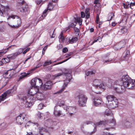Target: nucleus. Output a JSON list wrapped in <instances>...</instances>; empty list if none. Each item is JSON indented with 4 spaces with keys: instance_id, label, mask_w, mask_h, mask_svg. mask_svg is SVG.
I'll return each mask as SVG.
<instances>
[{
    "instance_id": "nucleus-1",
    "label": "nucleus",
    "mask_w": 135,
    "mask_h": 135,
    "mask_svg": "<svg viewBox=\"0 0 135 135\" xmlns=\"http://www.w3.org/2000/svg\"><path fill=\"white\" fill-rule=\"evenodd\" d=\"M38 90V88L31 87L28 91V94L22 97L25 107H29L31 105L32 102L35 99L34 96Z\"/></svg>"
},
{
    "instance_id": "nucleus-2",
    "label": "nucleus",
    "mask_w": 135,
    "mask_h": 135,
    "mask_svg": "<svg viewBox=\"0 0 135 135\" xmlns=\"http://www.w3.org/2000/svg\"><path fill=\"white\" fill-rule=\"evenodd\" d=\"M122 81L123 86L124 88L131 89L133 88L134 82L128 75H126L123 76Z\"/></svg>"
},
{
    "instance_id": "nucleus-3",
    "label": "nucleus",
    "mask_w": 135,
    "mask_h": 135,
    "mask_svg": "<svg viewBox=\"0 0 135 135\" xmlns=\"http://www.w3.org/2000/svg\"><path fill=\"white\" fill-rule=\"evenodd\" d=\"M116 123V122L114 119L112 117V118L111 121L110 120H106L105 121H100L98 122L96 124H94L95 125L94 127V129L93 132H92V133H94L96 131V127L97 126H100L103 125L106 126V124L109 125L110 126H114L115 125Z\"/></svg>"
},
{
    "instance_id": "nucleus-4",
    "label": "nucleus",
    "mask_w": 135,
    "mask_h": 135,
    "mask_svg": "<svg viewBox=\"0 0 135 135\" xmlns=\"http://www.w3.org/2000/svg\"><path fill=\"white\" fill-rule=\"evenodd\" d=\"M70 73L71 72H69V73H65V75L66 76V79L65 81L64 85L63 86L62 88L59 90L54 93V94L60 93L64 90L65 87L67 86V84L72 78Z\"/></svg>"
},
{
    "instance_id": "nucleus-5",
    "label": "nucleus",
    "mask_w": 135,
    "mask_h": 135,
    "mask_svg": "<svg viewBox=\"0 0 135 135\" xmlns=\"http://www.w3.org/2000/svg\"><path fill=\"white\" fill-rule=\"evenodd\" d=\"M64 110L67 112L66 114L68 115L70 117H74L76 115L75 109L72 107L65 106L63 107Z\"/></svg>"
},
{
    "instance_id": "nucleus-6",
    "label": "nucleus",
    "mask_w": 135,
    "mask_h": 135,
    "mask_svg": "<svg viewBox=\"0 0 135 135\" xmlns=\"http://www.w3.org/2000/svg\"><path fill=\"white\" fill-rule=\"evenodd\" d=\"M78 104L80 106H84L86 102L87 98L84 94H80L78 96Z\"/></svg>"
},
{
    "instance_id": "nucleus-7",
    "label": "nucleus",
    "mask_w": 135,
    "mask_h": 135,
    "mask_svg": "<svg viewBox=\"0 0 135 135\" xmlns=\"http://www.w3.org/2000/svg\"><path fill=\"white\" fill-rule=\"evenodd\" d=\"M126 41H127V40H124L120 41L114 45L113 46V48L115 50H120L122 48L125 47Z\"/></svg>"
},
{
    "instance_id": "nucleus-8",
    "label": "nucleus",
    "mask_w": 135,
    "mask_h": 135,
    "mask_svg": "<svg viewBox=\"0 0 135 135\" xmlns=\"http://www.w3.org/2000/svg\"><path fill=\"white\" fill-rule=\"evenodd\" d=\"M93 84V86L96 88L99 87L100 89H103V87L104 86L103 84L102 81L98 79H95L94 80Z\"/></svg>"
},
{
    "instance_id": "nucleus-9",
    "label": "nucleus",
    "mask_w": 135,
    "mask_h": 135,
    "mask_svg": "<svg viewBox=\"0 0 135 135\" xmlns=\"http://www.w3.org/2000/svg\"><path fill=\"white\" fill-rule=\"evenodd\" d=\"M26 115L24 113L20 114L16 118L17 123L21 125L23 123Z\"/></svg>"
},
{
    "instance_id": "nucleus-10",
    "label": "nucleus",
    "mask_w": 135,
    "mask_h": 135,
    "mask_svg": "<svg viewBox=\"0 0 135 135\" xmlns=\"http://www.w3.org/2000/svg\"><path fill=\"white\" fill-rule=\"evenodd\" d=\"M18 4L20 6H21L22 7L20 9L21 12H26L27 11V6L24 1H20L18 2Z\"/></svg>"
},
{
    "instance_id": "nucleus-11",
    "label": "nucleus",
    "mask_w": 135,
    "mask_h": 135,
    "mask_svg": "<svg viewBox=\"0 0 135 135\" xmlns=\"http://www.w3.org/2000/svg\"><path fill=\"white\" fill-rule=\"evenodd\" d=\"M10 10V8L8 6H4L1 11L0 9V16L5 17L8 15V12Z\"/></svg>"
},
{
    "instance_id": "nucleus-12",
    "label": "nucleus",
    "mask_w": 135,
    "mask_h": 135,
    "mask_svg": "<svg viewBox=\"0 0 135 135\" xmlns=\"http://www.w3.org/2000/svg\"><path fill=\"white\" fill-rule=\"evenodd\" d=\"M54 114L56 117L60 116H64L65 115V113H63L61 111L58 110L57 106H55L54 107Z\"/></svg>"
},
{
    "instance_id": "nucleus-13",
    "label": "nucleus",
    "mask_w": 135,
    "mask_h": 135,
    "mask_svg": "<svg viewBox=\"0 0 135 135\" xmlns=\"http://www.w3.org/2000/svg\"><path fill=\"white\" fill-rule=\"evenodd\" d=\"M37 100H41L44 99V94L41 92H40L38 90L34 96Z\"/></svg>"
},
{
    "instance_id": "nucleus-14",
    "label": "nucleus",
    "mask_w": 135,
    "mask_h": 135,
    "mask_svg": "<svg viewBox=\"0 0 135 135\" xmlns=\"http://www.w3.org/2000/svg\"><path fill=\"white\" fill-rule=\"evenodd\" d=\"M52 84V82L51 81H48L42 86V88L44 90L50 89Z\"/></svg>"
},
{
    "instance_id": "nucleus-15",
    "label": "nucleus",
    "mask_w": 135,
    "mask_h": 135,
    "mask_svg": "<svg viewBox=\"0 0 135 135\" xmlns=\"http://www.w3.org/2000/svg\"><path fill=\"white\" fill-rule=\"evenodd\" d=\"M13 73L11 70H9L3 74V76L5 78H10L13 76Z\"/></svg>"
},
{
    "instance_id": "nucleus-16",
    "label": "nucleus",
    "mask_w": 135,
    "mask_h": 135,
    "mask_svg": "<svg viewBox=\"0 0 135 135\" xmlns=\"http://www.w3.org/2000/svg\"><path fill=\"white\" fill-rule=\"evenodd\" d=\"M53 8V7L52 5V3H49L48 4L47 9H45V11H44L42 16V17L44 16V17H45L46 15V13L47 11L49 10V11H51L52 10Z\"/></svg>"
},
{
    "instance_id": "nucleus-17",
    "label": "nucleus",
    "mask_w": 135,
    "mask_h": 135,
    "mask_svg": "<svg viewBox=\"0 0 135 135\" xmlns=\"http://www.w3.org/2000/svg\"><path fill=\"white\" fill-rule=\"evenodd\" d=\"M114 90L118 94H120L122 93L124 90V89L122 88V86H119L118 87H114Z\"/></svg>"
},
{
    "instance_id": "nucleus-18",
    "label": "nucleus",
    "mask_w": 135,
    "mask_h": 135,
    "mask_svg": "<svg viewBox=\"0 0 135 135\" xmlns=\"http://www.w3.org/2000/svg\"><path fill=\"white\" fill-rule=\"evenodd\" d=\"M17 22L16 23H17V25H13V26L12 25H11L9 24H8L11 27L13 28H17L19 27L21 25V19L19 17H18L17 19Z\"/></svg>"
},
{
    "instance_id": "nucleus-19",
    "label": "nucleus",
    "mask_w": 135,
    "mask_h": 135,
    "mask_svg": "<svg viewBox=\"0 0 135 135\" xmlns=\"http://www.w3.org/2000/svg\"><path fill=\"white\" fill-rule=\"evenodd\" d=\"M13 92L12 89L9 90H7L2 94L3 96L6 99L7 97H9L12 94L11 93Z\"/></svg>"
},
{
    "instance_id": "nucleus-20",
    "label": "nucleus",
    "mask_w": 135,
    "mask_h": 135,
    "mask_svg": "<svg viewBox=\"0 0 135 135\" xmlns=\"http://www.w3.org/2000/svg\"><path fill=\"white\" fill-rule=\"evenodd\" d=\"M30 74L29 73H23L20 74V76L18 78V81L26 77H27Z\"/></svg>"
},
{
    "instance_id": "nucleus-21",
    "label": "nucleus",
    "mask_w": 135,
    "mask_h": 135,
    "mask_svg": "<svg viewBox=\"0 0 135 135\" xmlns=\"http://www.w3.org/2000/svg\"><path fill=\"white\" fill-rule=\"evenodd\" d=\"M117 100H114L109 103L110 107L111 108H114L117 107Z\"/></svg>"
},
{
    "instance_id": "nucleus-22",
    "label": "nucleus",
    "mask_w": 135,
    "mask_h": 135,
    "mask_svg": "<svg viewBox=\"0 0 135 135\" xmlns=\"http://www.w3.org/2000/svg\"><path fill=\"white\" fill-rule=\"evenodd\" d=\"M106 98L108 102H111L114 100H116V98L113 95H108L106 97Z\"/></svg>"
},
{
    "instance_id": "nucleus-23",
    "label": "nucleus",
    "mask_w": 135,
    "mask_h": 135,
    "mask_svg": "<svg viewBox=\"0 0 135 135\" xmlns=\"http://www.w3.org/2000/svg\"><path fill=\"white\" fill-rule=\"evenodd\" d=\"M36 80L37 78H35L32 79L31 81V85L32 87H37Z\"/></svg>"
},
{
    "instance_id": "nucleus-24",
    "label": "nucleus",
    "mask_w": 135,
    "mask_h": 135,
    "mask_svg": "<svg viewBox=\"0 0 135 135\" xmlns=\"http://www.w3.org/2000/svg\"><path fill=\"white\" fill-rule=\"evenodd\" d=\"M17 53L15 52L14 53L9 55L8 56V58L12 60L16 58L18 56Z\"/></svg>"
},
{
    "instance_id": "nucleus-25",
    "label": "nucleus",
    "mask_w": 135,
    "mask_h": 135,
    "mask_svg": "<svg viewBox=\"0 0 135 135\" xmlns=\"http://www.w3.org/2000/svg\"><path fill=\"white\" fill-rule=\"evenodd\" d=\"M123 125L126 126L127 128H130L131 126V123L129 121L126 120L123 122L122 123Z\"/></svg>"
},
{
    "instance_id": "nucleus-26",
    "label": "nucleus",
    "mask_w": 135,
    "mask_h": 135,
    "mask_svg": "<svg viewBox=\"0 0 135 135\" xmlns=\"http://www.w3.org/2000/svg\"><path fill=\"white\" fill-rule=\"evenodd\" d=\"M65 102L64 101L60 100H59L57 103L58 105L60 106V107H62L63 108V107L65 106H66L65 104Z\"/></svg>"
},
{
    "instance_id": "nucleus-27",
    "label": "nucleus",
    "mask_w": 135,
    "mask_h": 135,
    "mask_svg": "<svg viewBox=\"0 0 135 135\" xmlns=\"http://www.w3.org/2000/svg\"><path fill=\"white\" fill-rule=\"evenodd\" d=\"M36 88H38V87H39L41 86L42 84V80L40 78H37V80H36Z\"/></svg>"
},
{
    "instance_id": "nucleus-28",
    "label": "nucleus",
    "mask_w": 135,
    "mask_h": 135,
    "mask_svg": "<svg viewBox=\"0 0 135 135\" xmlns=\"http://www.w3.org/2000/svg\"><path fill=\"white\" fill-rule=\"evenodd\" d=\"M102 101L100 99H95L94 102V105L95 106H97L102 103Z\"/></svg>"
},
{
    "instance_id": "nucleus-29",
    "label": "nucleus",
    "mask_w": 135,
    "mask_h": 135,
    "mask_svg": "<svg viewBox=\"0 0 135 135\" xmlns=\"http://www.w3.org/2000/svg\"><path fill=\"white\" fill-rule=\"evenodd\" d=\"M77 40V37H73L71 39L69 38V41L70 44H72L76 42Z\"/></svg>"
},
{
    "instance_id": "nucleus-30",
    "label": "nucleus",
    "mask_w": 135,
    "mask_h": 135,
    "mask_svg": "<svg viewBox=\"0 0 135 135\" xmlns=\"http://www.w3.org/2000/svg\"><path fill=\"white\" fill-rule=\"evenodd\" d=\"M46 130V129L44 128H41L39 129V133L41 135H43V133ZM44 135H50L49 133H46Z\"/></svg>"
},
{
    "instance_id": "nucleus-31",
    "label": "nucleus",
    "mask_w": 135,
    "mask_h": 135,
    "mask_svg": "<svg viewBox=\"0 0 135 135\" xmlns=\"http://www.w3.org/2000/svg\"><path fill=\"white\" fill-rule=\"evenodd\" d=\"M111 110H110L109 109V108H108L107 109L105 113L104 114L105 115H106L107 116H109L110 115V116H112V114H111Z\"/></svg>"
},
{
    "instance_id": "nucleus-32",
    "label": "nucleus",
    "mask_w": 135,
    "mask_h": 135,
    "mask_svg": "<svg viewBox=\"0 0 135 135\" xmlns=\"http://www.w3.org/2000/svg\"><path fill=\"white\" fill-rule=\"evenodd\" d=\"M35 124L36 125L37 127H38V125L37 123H32L30 121H29L25 125V127H28L29 126H30L31 124Z\"/></svg>"
},
{
    "instance_id": "nucleus-33",
    "label": "nucleus",
    "mask_w": 135,
    "mask_h": 135,
    "mask_svg": "<svg viewBox=\"0 0 135 135\" xmlns=\"http://www.w3.org/2000/svg\"><path fill=\"white\" fill-rule=\"evenodd\" d=\"M114 16V14L113 13H111L109 14L108 17V20L110 21L112 20Z\"/></svg>"
},
{
    "instance_id": "nucleus-34",
    "label": "nucleus",
    "mask_w": 135,
    "mask_h": 135,
    "mask_svg": "<svg viewBox=\"0 0 135 135\" xmlns=\"http://www.w3.org/2000/svg\"><path fill=\"white\" fill-rule=\"evenodd\" d=\"M123 6L124 8H130V3L129 2H127L126 3V4L125 3H124L123 4Z\"/></svg>"
},
{
    "instance_id": "nucleus-35",
    "label": "nucleus",
    "mask_w": 135,
    "mask_h": 135,
    "mask_svg": "<svg viewBox=\"0 0 135 135\" xmlns=\"http://www.w3.org/2000/svg\"><path fill=\"white\" fill-rule=\"evenodd\" d=\"M127 31L126 27H122L121 29V32L122 33H125L127 32Z\"/></svg>"
},
{
    "instance_id": "nucleus-36",
    "label": "nucleus",
    "mask_w": 135,
    "mask_h": 135,
    "mask_svg": "<svg viewBox=\"0 0 135 135\" xmlns=\"http://www.w3.org/2000/svg\"><path fill=\"white\" fill-rule=\"evenodd\" d=\"M76 23H75V24L74 23H71L68 27V29H67L66 31H68V30L70 28V27H75V26L76 25Z\"/></svg>"
},
{
    "instance_id": "nucleus-37",
    "label": "nucleus",
    "mask_w": 135,
    "mask_h": 135,
    "mask_svg": "<svg viewBox=\"0 0 135 135\" xmlns=\"http://www.w3.org/2000/svg\"><path fill=\"white\" fill-rule=\"evenodd\" d=\"M59 37L61 41V42H63L64 40V38L63 36V33L62 32H61L60 35Z\"/></svg>"
},
{
    "instance_id": "nucleus-38",
    "label": "nucleus",
    "mask_w": 135,
    "mask_h": 135,
    "mask_svg": "<svg viewBox=\"0 0 135 135\" xmlns=\"http://www.w3.org/2000/svg\"><path fill=\"white\" fill-rule=\"evenodd\" d=\"M43 114L40 112H38L36 115L37 117L38 118L41 119L43 116Z\"/></svg>"
},
{
    "instance_id": "nucleus-39",
    "label": "nucleus",
    "mask_w": 135,
    "mask_h": 135,
    "mask_svg": "<svg viewBox=\"0 0 135 135\" xmlns=\"http://www.w3.org/2000/svg\"><path fill=\"white\" fill-rule=\"evenodd\" d=\"M18 16L15 15H12L11 16H9L8 17V18H7V19L8 20L9 19H10V18H12L13 19L15 18H16L17 19V18H18Z\"/></svg>"
},
{
    "instance_id": "nucleus-40",
    "label": "nucleus",
    "mask_w": 135,
    "mask_h": 135,
    "mask_svg": "<svg viewBox=\"0 0 135 135\" xmlns=\"http://www.w3.org/2000/svg\"><path fill=\"white\" fill-rule=\"evenodd\" d=\"M44 107V104L42 103L40 104L38 106V108L39 110H41Z\"/></svg>"
},
{
    "instance_id": "nucleus-41",
    "label": "nucleus",
    "mask_w": 135,
    "mask_h": 135,
    "mask_svg": "<svg viewBox=\"0 0 135 135\" xmlns=\"http://www.w3.org/2000/svg\"><path fill=\"white\" fill-rule=\"evenodd\" d=\"M24 49H19L17 52H16V53H17L18 55L21 53H22L24 50Z\"/></svg>"
},
{
    "instance_id": "nucleus-42",
    "label": "nucleus",
    "mask_w": 135,
    "mask_h": 135,
    "mask_svg": "<svg viewBox=\"0 0 135 135\" xmlns=\"http://www.w3.org/2000/svg\"><path fill=\"white\" fill-rule=\"evenodd\" d=\"M99 40H101V37H100L98 36L92 42L91 45L93 44L94 43L97 42Z\"/></svg>"
},
{
    "instance_id": "nucleus-43",
    "label": "nucleus",
    "mask_w": 135,
    "mask_h": 135,
    "mask_svg": "<svg viewBox=\"0 0 135 135\" xmlns=\"http://www.w3.org/2000/svg\"><path fill=\"white\" fill-rule=\"evenodd\" d=\"M51 63L52 62L50 60L49 61H46L44 63L43 65L44 66H46L51 64Z\"/></svg>"
},
{
    "instance_id": "nucleus-44",
    "label": "nucleus",
    "mask_w": 135,
    "mask_h": 135,
    "mask_svg": "<svg viewBox=\"0 0 135 135\" xmlns=\"http://www.w3.org/2000/svg\"><path fill=\"white\" fill-rule=\"evenodd\" d=\"M10 46L8 48H7L4 51H2L1 52H0V57H1V56H2L4 54L6 53L7 52V51H6V50H8L9 48L10 47Z\"/></svg>"
},
{
    "instance_id": "nucleus-45",
    "label": "nucleus",
    "mask_w": 135,
    "mask_h": 135,
    "mask_svg": "<svg viewBox=\"0 0 135 135\" xmlns=\"http://www.w3.org/2000/svg\"><path fill=\"white\" fill-rule=\"evenodd\" d=\"M63 74V73H59L57 74H56L54 75V76L55 78H57L58 77L61 76Z\"/></svg>"
},
{
    "instance_id": "nucleus-46",
    "label": "nucleus",
    "mask_w": 135,
    "mask_h": 135,
    "mask_svg": "<svg viewBox=\"0 0 135 135\" xmlns=\"http://www.w3.org/2000/svg\"><path fill=\"white\" fill-rule=\"evenodd\" d=\"M48 45H46L43 49L42 51V54L44 55L45 53V51H46V50H47L48 47Z\"/></svg>"
},
{
    "instance_id": "nucleus-47",
    "label": "nucleus",
    "mask_w": 135,
    "mask_h": 135,
    "mask_svg": "<svg viewBox=\"0 0 135 135\" xmlns=\"http://www.w3.org/2000/svg\"><path fill=\"white\" fill-rule=\"evenodd\" d=\"M134 6H135V1L133 2H131L130 3V8L131 9H132V7Z\"/></svg>"
},
{
    "instance_id": "nucleus-48",
    "label": "nucleus",
    "mask_w": 135,
    "mask_h": 135,
    "mask_svg": "<svg viewBox=\"0 0 135 135\" xmlns=\"http://www.w3.org/2000/svg\"><path fill=\"white\" fill-rule=\"evenodd\" d=\"M36 3L37 4H39L40 3L42 4L43 3V2L42 0H37L36 1Z\"/></svg>"
},
{
    "instance_id": "nucleus-49",
    "label": "nucleus",
    "mask_w": 135,
    "mask_h": 135,
    "mask_svg": "<svg viewBox=\"0 0 135 135\" xmlns=\"http://www.w3.org/2000/svg\"><path fill=\"white\" fill-rule=\"evenodd\" d=\"M68 51V49L67 47H65L62 49V52L64 53L67 52Z\"/></svg>"
},
{
    "instance_id": "nucleus-50",
    "label": "nucleus",
    "mask_w": 135,
    "mask_h": 135,
    "mask_svg": "<svg viewBox=\"0 0 135 135\" xmlns=\"http://www.w3.org/2000/svg\"><path fill=\"white\" fill-rule=\"evenodd\" d=\"M9 59H10L8 58L7 56V58H5L3 59L4 61L6 62V63H7L9 62Z\"/></svg>"
},
{
    "instance_id": "nucleus-51",
    "label": "nucleus",
    "mask_w": 135,
    "mask_h": 135,
    "mask_svg": "<svg viewBox=\"0 0 135 135\" xmlns=\"http://www.w3.org/2000/svg\"><path fill=\"white\" fill-rule=\"evenodd\" d=\"M62 46L61 44H60L57 46V48L58 49H60L62 48Z\"/></svg>"
},
{
    "instance_id": "nucleus-52",
    "label": "nucleus",
    "mask_w": 135,
    "mask_h": 135,
    "mask_svg": "<svg viewBox=\"0 0 135 135\" xmlns=\"http://www.w3.org/2000/svg\"><path fill=\"white\" fill-rule=\"evenodd\" d=\"M73 54V52H70L68 54H66V56L65 57L66 58L68 57H69V56H71Z\"/></svg>"
},
{
    "instance_id": "nucleus-53",
    "label": "nucleus",
    "mask_w": 135,
    "mask_h": 135,
    "mask_svg": "<svg viewBox=\"0 0 135 135\" xmlns=\"http://www.w3.org/2000/svg\"><path fill=\"white\" fill-rule=\"evenodd\" d=\"M71 58V57L67 59H66V60L62 61V62H59L58 63H57L56 64H62L64 62H65L66 61H67V60H69V59H70V58Z\"/></svg>"
},
{
    "instance_id": "nucleus-54",
    "label": "nucleus",
    "mask_w": 135,
    "mask_h": 135,
    "mask_svg": "<svg viewBox=\"0 0 135 135\" xmlns=\"http://www.w3.org/2000/svg\"><path fill=\"white\" fill-rule=\"evenodd\" d=\"M96 18V22L97 23H98V22L99 21V15L98 14H97Z\"/></svg>"
},
{
    "instance_id": "nucleus-55",
    "label": "nucleus",
    "mask_w": 135,
    "mask_h": 135,
    "mask_svg": "<svg viewBox=\"0 0 135 135\" xmlns=\"http://www.w3.org/2000/svg\"><path fill=\"white\" fill-rule=\"evenodd\" d=\"M27 134L26 135H38V134H36L33 135L32 132H27Z\"/></svg>"
},
{
    "instance_id": "nucleus-56",
    "label": "nucleus",
    "mask_w": 135,
    "mask_h": 135,
    "mask_svg": "<svg viewBox=\"0 0 135 135\" xmlns=\"http://www.w3.org/2000/svg\"><path fill=\"white\" fill-rule=\"evenodd\" d=\"M5 99L4 98V97L2 95L1 96H0V102L2 101H3Z\"/></svg>"
},
{
    "instance_id": "nucleus-57",
    "label": "nucleus",
    "mask_w": 135,
    "mask_h": 135,
    "mask_svg": "<svg viewBox=\"0 0 135 135\" xmlns=\"http://www.w3.org/2000/svg\"><path fill=\"white\" fill-rule=\"evenodd\" d=\"M74 30L75 32H79V29L76 27L74 28Z\"/></svg>"
},
{
    "instance_id": "nucleus-58",
    "label": "nucleus",
    "mask_w": 135,
    "mask_h": 135,
    "mask_svg": "<svg viewBox=\"0 0 135 135\" xmlns=\"http://www.w3.org/2000/svg\"><path fill=\"white\" fill-rule=\"evenodd\" d=\"M81 17L82 18H84L85 17V15L84 12H81Z\"/></svg>"
},
{
    "instance_id": "nucleus-59",
    "label": "nucleus",
    "mask_w": 135,
    "mask_h": 135,
    "mask_svg": "<svg viewBox=\"0 0 135 135\" xmlns=\"http://www.w3.org/2000/svg\"><path fill=\"white\" fill-rule=\"evenodd\" d=\"M89 73H91V72H90V71H86L85 73V74L87 76H89Z\"/></svg>"
},
{
    "instance_id": "nucleus-60",
    "label": "nucleus",
    "mask_w": 135,
    "mask_h": 135,
    "mask_svg": "<svg viewBox=\"0 0 135 135\" xmlns=\"http://www.w3.org/2000/svg\"><path fill=\"white\" fill-rule=\"evenodd\" d=\"M91 123H92L90 121H87L85 122V123L86 124L88 125L89 124H91Z\"/></svg>"
},
{
    "instance_id": "nucleus-61",
    "label": "nucleus",
    "mask_w": 135,
    "mask_h": 135,
    "mask_svg": "<svg viewBox=\"0 0 135 135\" xmlns=\"http://www.w3.org/2000/svg\"><path fill=\"white\" fill-rule=\"evenodd\" d=\"M99 0H94V4H97L99 2Z\"/></svg>"
},
{
    "instance_id": "nucleus-62",
    "label": "nucleus",
    "mask_w": 135,
    "mask_h": 135,
    "mask_svg": "<svg viewBox=\"0 0 135 135\" xmlns=\"http://www.w3.org/2000/svg\"><path fill=\"white\" fill-rule=\"evenodd\" d=\"M31 57V56L30 57H28V58H27L25 60V61L23 62V63L24 64H25L26 62Z\"/></svg>"
},
{
    "instance_id": "nucleus-63",
    "label": "nucleus",
    "mask_w": 135,
    "mask_h": 135,
    "mask_svg": "<svg viewBox=\"0 0 135 135\" xmlns=\"http://www.w3.org/2000/svg\"><path fill=\"white\" fill-rule=\"evenodd\" d=\"M90 17V14H89L88 13L87 14L86 16V19H88Z\"/></svg>"
},
{
    "instance_id": "nucleus-64",
    "label": "nucleus",
    "mask_w": 135,
    "mask_h": 135,
    "mask_svg": "<svg viewBox=\"0 0 135 135\" xmlns=\"http://www.w3.org/2000/svg\"><path fill=\"white\" fill-rule=\"evenodd\" d=\"M112 60L111 59H109L108 60H105L104 62H110Z\"/></svg>"
}]
</instances>
